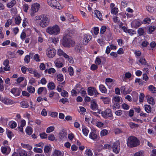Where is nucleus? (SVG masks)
<instances>
[{
    "label": "nucleus",
    "mask_w": 156,
    "mask_h": 156,
    "mask_svg": "<svg viewBox=\"0 0 156 156\" xmlns=\"http://www.w3.org/2000/svg\"><path fill=\"white\" fill-rule=\"evenodd\" d=\"M46 32L50 35H57L60 31L59 26L57 25L48 27L46 29Z\"/></svg>",
    "instance_id": "obj_1"
},
{
    "label": "nucleus",
    "mask_w": 156,
    "mask_h": 156,
    "mask_svg": "<svg viewBox=\"0 0 156 156\" xmlns=\"http://www.w3.org/2000/svg\"><path fill=\"white\" fill-rule=\"evenodd\" d=\"M127 145L129 147H135L139 144V142L137 139L134 136H130L127 139Z\"/></svg>",
    "instance_id": "obj_2"
},
{
    "label": "nucleus",
    "mask_w": 156,
    "mask_h": 156,
    "mask_svg": "<svg viewBox=\"0 0 156 156\" xmlns=\"http://www.w3.org/2000/svg\"><path fill=\"white\" fill-rule=\"evenodd\" d=\"M62 42V45L65 47H70L73 46L74 42L70 38H68L67 36H64Z\"/></svg>",
    "instance_id": "obj_3"
},
{
    "label": "nucleus",
    "mask_w": 156,
    "mask_h": 156,
    "mask_svg": "<svg viewBox=\"0 0 156 156\" xmlns=\"http://www.w3.org/2000/svg\"><path fill=\"white\" fill-rule=\"evenodd\" d=\"M42 16L41 20L39 22V24L41 27L44 28L49 24L50 20L49 17L46 15H43Z\"/></svg>",
    "instance_id": "obj_4"
},
{
    "label": "nucleus",
    "mask_w": 156,
    "mask_h": 156,
    "mask_svg": "<svg viewBox=\"0 0 156 156\" xmlns=\"http://www.w3.org/2000/svg\"><path fill=\"white\" fill-rule=\"evenodd\" d=\"M41 8L40 5L38 3L32 4L30 10V15L32 16H34L35 13L37 12Z\"/></svg>",
    "instance_id": "obj_5"
},
{
    "label": "nucleus",
    "mask_w": 156,
    "mask_h": 156,
    "mask_svg": "<svg viewBox=\"0 0 156 156\" xmlns=\"http://www.w3.org/2000/svg\"><path fill=\"white\" fill-rule=\"evenodd\" d=\"M47 2L49 5L54 8L61 9L63 8L56 0H47Z\"/></svg>",
    "instance_id": "obj_6"
},
{
    "label": "nucleus",
    "mask_w": 156,
    "mask_h": 156,
    "mask_svg": "<svg viewBox=\"0 0 156 156\" xmlns=\"http://www.w3.org/2000/svg\"><path fill=\"white\" fill-rule=\"evenodd\" d=\"M101 114L102 116L105 119H112L113 118L112 111L109 109H107L105 110L102 111Z\"/></svg>",
    "instance_id": "obj_7"
},
{
    "label": "nucleus",
    "mask_w": 156,
    "mask_h": 156,
    "mask_svg": "<svg viewBox=\"0 0 156 156\" xmlns=\"http://www.w3.org/2000/svg\"><path fill=\"white\" fill-rule=\"evenodd\" d=\"M0 101L2 103L7 105H12L16 103L10 98L6 97H3L1 95L0 97Z\"/></svg>",
    "instance_id": "obj_8"
},
{
    "label": "nucleus",
    "mask_w": 156,
    "mask_h": 156,
    "mask_svg": "<svg viewBox=\"0 0 156 156\" xmlns=\"http://www.w3.org/2000/svg\"><path fill=\"white\" fill-rule=\"evenodd\" d=\"M47 56L49 58H52L54 57L56 54L55 50L52 47L48 48L46 51Z\"/></svg>",
    "instance_id": "obj_9"
},
{
    "label": "nucleus",
    "mask_w": 156,
    "mask_h": 156,
    "mask_svg": "<svg viewBox=\"0 0 156 156\" xmlns=\"http://www.w3.org/2000/svg\"><path fill=\"white\" fill-rule=\"evenodd\" d=\"M87 92L88 95L91 96L94 95V93L96 96L99 94L95 88L92 87H90L88 88Z\"/></svg>",
    "instance_id": "obj_10"
},
{
    "label": "nucleus",
    "mask_w": 156,
    "mask_h": 156,
    "mask_svg": "<svg viewBox=\"0 0 156 156\" xmlns=\"http://www.w3.org/2000/svg\"><path fill=\"white\" fill-rule=\"evenodd\" d=\"M113 151L116 154L118 153L120 151V143L119 142L116 141L115 142L112 146Z\"/></svg>",
    "instance_id": "obj_11"
},
{
    "label": "nucleus",
    "mask_w": 156,
    "mask_h": 156,
    "mask_svg": "<svg viewBox=\"0 0 156 156\" xmlns=\"http://www.w3.org/2000/svg\"><path fill=\"white\" fill-rule=\"evenodd\" d=\"M1 150L3 154H8L10 153L11 149L8 146H2L1 147Z\"/></svg>",
    "instance_id": "obj_12"
},
{
    "label": "nucleus",
    "mask_w": 156,
    "mask_h": 156,
    "mask_svg": "<svg viewBox=\"0 0 156 156\" xmlns=\"http://www.w3.org/2000/svg\"><path fill=\"white\" fill-rule=\"evenodd\" d=\"M11 93L15 97L19 96L21 93V90L17 88H13L10 91Z\"/></svg>",
    "instance_id": "obj_13"
},
{
    "label": "nucleus",
    "mask_w": 156,
    "mask_h": 156,
    "mask_svg": "<svg viewBox=\"0 0 156 156\" xmlns=\"http://www.w3.org/2000/svg\"><path fill=\"white\" fill-rule=\"evenodd\" d=\"M64 155L63 151L55 149L52 152L51 156H63Z\"/></svg>",
    "instance_id": "obj_14"
},
{
    "label": "nucleus",
    "mask_w": 156,
    "mask_h": 156,
    "mask_svg": "<svg viewBox=\"0 0 156 156\" xmlns=\"http://www.w3.org/2000/svg\"><path fill=\"white\" fill-rule=\"evenodd\" d=\"M131 90V89L124 86H122L120 88L121 93L125 95L129 93Z\"/></svg>",
    "instance_id": "obj_15"
},
{
    "label": "nucleus",
    "mask_w": 156,
    "mask_h": 156,
    "mask_svg": "<svg viewBox=\"0 0 156 156\" xmlns=\"http://www.w3.org/2000/svg\"><path fill=\"white\" fill-rule=\"evenodd\" d=\"M91 36L89 34H85L83 36V43L84 45L87 44L91 40Z\"/></svg>",
    "instance_id": "obj_16"
},
{
    "label": "nucleus",
    "mask_w": 156,
    "mask_h": 156,
    "mask_svg": "<svg viewBox=\"0 0 156 156\" xmlns=\"http://www.w3.org/2000/svg\"><path fill=\"white\" fill-rule=\"evenodd\" d=\"M66 16L67 17L68 20L71 22H76L77 20V18L76 16H74L72 15L66 13Z\"/></svg>",
    "instance_id": "obj_17"
},
{
    "label": "nucleus",
    "mask_w": 156,
    "mask_h": 156,
    "mask_svg": "<svg viewBox=\"0 0 156 156\" xmlns=\"http://www.w3.org/2000/svg\"><path fill=\"white\" fill-rule=\"evenodd\" d=\"M55 66L57 67L61 68L63 66L62 60L61 58H57L54 62Z\"/></svg>",
    "instance_id": "obj_18"
},
{
    "label": "nucleus",
    "mask_w": 156,
    "mask_h": 156,
    "mask_svg": "<svg viewBox=\"0 0 156 156\" xmlns=\"http://www.w3.org/2000/svg\"><path fill=\"white\" fill-rule=\"evenodd\" d=\"M141 24V22L138 20H135L132 22L131 23V26L132 27L137 28Z\"/></svg>",
    "instance_id": "obj_19"
},
{
    "label": "nucleus",
    "mask_w": 156,
    "mask_h": 156,
    "mask_svg": "<svg viewBox=\"0 0 156 156\" xmlns=\"http://www.w3.org/2000/svg\"><path fill=\"white\" fill-rule=\"evenodd\" d=\"M148 103L151 105H154L155 104V101L154 99L151 96L148 95L146 96Z\"/></svg>",
    "instance_id": "obj_20"
},
{
    "label": "nucleus",
    "mask_w": 156,
    "mask_h": 156,
    "mask_svg": "<svg viewBox=\"0 0 156 156\" xmlns=\"http://www.w3.org/2000/svg\"><path fill=\"white\" fill-rule=\"evenodd\" d=\"M91 108L93 110H96L98 109V105L95 100H93L91 101Z\"/></svg>",
    "instance_id": "obj_21"
},
{
    "label": "nucleus",
    "mask_w": 156,
    "mask_h": 156,
    "mask_svg": "<svg viewBox=\"0 0 156 156\" xmlns=\"http://www.w3.org/2000/svg\"><path fill=\"white\" fill-rule=\"evenodd\" d=\"M82 128L83 134L84 136H87L89 131L88 128L87 127L83 125L82 126Z\"/></svg>",
    "instance_id": "obj_22"
},
{
    "label": "nucleus",
    "mask_w": 156,
    "mask_h": 156,
    "mask_svg": "<svg viewBox=\"0 0 156 156\" xmlns=\"http://www.w3.org/2000/svg\"><path fill=\"white\" fill-rule=\"evenodd\" d=\"M47 92V90L45 87H40L37 90V93L38 94H41L42 93L45 94Z\"/></svg>",
    "instance_id": "obj_23"
},
{
    "label": "nucleus",
    "mask_w": 156,
    "mask_h": 156,
    "mask_svg": "<svg viewBox=\"0 0 156 156\" xmlns=\"http://www.w3.org/2000/svg\"><path fill=\"white\" fill-rule=\"evenodd\" d=\"M131 74L129 72H124L123 76H122V78L123 80L126 79H129L131 77Z\"/></svg>",
    "instance_id": "obj_24"
},
{
    "label": "nucleus",
    "mask_w": 156,
    "mask_h": 156,
    "mask_svg": "<svg viewBox=\"0 0 156 156\" xmlns=\"http://www.w3.org/2000/svg\"><path fill=\"white\" fill-rule=\"evenodd\" d=\"M57 54L59 56H63L65 58H67L69 56L66 53L64 52L62 50L60 49H59L57 51Z\"/></svg>",
    "instance_id": "obj_25"
},
{
    "label": "nucleus",
    "mask_w": 156,
    "mask_h": 156,
    "mask_svg": "<svg viewBox=\"0 0 156 156\" xmlns=\"http://www.w3.org/2000/svg\"><path fill=\"white\" fill-rule=\"evenodd\" d=\"M9 126L12 129H14L16 128L17 125L16 122L14 121H11L9 122Z\"/></svg>",
    "instance_id": "obj_26"
},
{
    "label": "nucleus",
    "mask_w": 156,
    "mask_h": 156,
    "mask_svg": "<svg viewBox=\"0 0 156 156\" xmlns=\"http://www.w3.org/2000/svg\"><path fill=\"white\" fill-rule=\"evenodd\" d=\"M67 133L66 132H62L61 133L60 135L59 138L60 140L62 141L66 139Z\"/></svg>",
    "instance_id": "obj_27"
},
{
    "label": "nucleus",
    "mask_w": 156,
    "mask_h": 156,
    "mask_svg": "<svg viewBox=\"0 0 156 156\" xmlns=\"http://www.w3.org/2000/svg\"><path fill=\"white\" fill-rule=\"evenodd\" d=\"M95 15L100 20H102V16L99 11L98 10L95 11Z\"/></svg>",
    "instance_id": "obj_28"
},
{
    "label": "nucleus",
    "mask_w": 156,
    "mask_h": 156,
    "mask_svg": "<svg viewBox=\"0 0 156 156\" xmlns=\"http://www.w3.org/2000/svg\"><path fill=\"white\" fill-rule=\"evenodd\" d=\"M16 3L15 0H12L10 2L8 3L6 5L8 8H11L14 6Z\"/></svg>",
    "instance_id": "obj_29"
},
{
    "label": "nucleus",
    "mask_w": 156,
    "mask_h": 156,
    "mask_svg": "<svg viewBox=\"0 0 156 156\" xmlns=\"http://www.w3.org/2000/svg\"><path fill=\"white\" fill-rule=\"evenodd\" d=\"M97 135L94 131L91 132L89 135V138L93 140L96 139L97 138Z\"/></svg>",
    "instance_id": "obj_30"
},
{
    "label": "nucleus",
    "mask_w": 156,
    "mask_h": 156,
    "mask_svg": "<svg viewBox=\"0 0 156 156\" xmlns=\"http://www.w3.org/2000/svg\"><path fill=\"white\" fill-rule=\"evenodd\" d=\"M100 99L102 100V101L105 104H108L110 101V99L108 97H104L101 96L100 97Z\"/></svg>",
    "instance_id": "obj_31"
},
{
    "label": "nucleus",
    "mask_w": 156,
    "mask_h": 156,
    "mask_svg": "<svg viewBox=\"0 0 156 156\" xmlns=\"http://www.w3.org/2000/svg\"><path fill=\"white\" fill-rule=\"evenodd\" d=\"M99 88L100 91L102 93H105L107 91V89L105 86L102 84H100L99 85Z\"/></svg>",
    "instance_id": "obj_32"
},
{
    "label": "nucleus",
    "mask_w": 156,
    "mask_h": 156,
    "mask_svg": "<svg viewBox=\"0 0 156 156\" xmlns=\"http://www.w3.org/2000/svg\"><path fill=\"white\" fill-rule=\"evenodd\" d=\"M45 73H48L51 74L54 73L56 72L55 69L53 68H51L48 69H46L44 71Z\"/></svg>",
    "instance_id": "obj_33"
},
{
    "label": "nucleus",
    "mask_w": 156,
    "mask_h": 156,
    "mask_svg": "<svg viewBox=\"0 0 156 156\" xmlns=\"http://www.w3.org/2000/svg\"><path fill=\"white\" fill-rule=\"evenodd\" d=\"M148 88L149 91L152 93H156V88L152 85H150L148 87Z\"/></svg>",
    "instance_id": "obj_34"
},
{
    "label": "nucleus",
    "mask_w": 156,
    "mask_h": 156,
    "mask_svg": "<svg viewBox=\"0 0 156 156\" xmlns=\"http://www.w3.org/2000/svg\"><path fill=\"white\" fill-rule=\"evenodd\" d=\"M121 98L119 96H116L114 97L112 101L113 103H117L120 102Z\"/></svg>",
    "instance_id": "obj_35"
},
{
    "label": "nucleus",
    "mask_w": 156,
    "mask_h": 156,
    "mask_svg": "<svg viewBox=\"0 0 156 156\" xmlns=\"http://www.w3.org/2000/svg\"><path fill=\"white\" fill-rule=\"evenodd\" d=\"M48 88L50 90H53L55 87V86L53 82L49 83L47 85Z\"/></svg>",
    "instance_id": "obj_36"
},
{
    "label": "nucleus",
    "mask_w": 156,
    "mask_h": 156,
    "mask_svg": "<svg viewBox=\"0 0 156 156\" xmlns=\"http://www.w3.org/2000/svg\"><path fill=\"white\" fill-rule=\"evenodd\" d=\"M6 133L8 137L11 140L12 137L14 136V134L10 130H6Z\"/></svg>",
    "instance_id": "obj_37"
},
{
    "label": "nucleus",
    "mask_w": 156,
    "mask_h": 156,
    "mask_svg": "<svg viewBox=\"0 0 156 156\" xmlns=\"http://www.w3.org/2000/svg\"><path fill=\"white\" fill-rule=\"evenodd\" d=\"M48 40L49 41H52L53 43L55 44L59 41L58 38V37H50Z\"/></svg>",
    "instance_id": "obj_38"
},
{
    "label": "nucleus",
    "mask_w": 156,
    "mask_h": 156,
    "mask_svg": "<svg viewBox=\"0 0 156 156\" xmlns=\"http://www.w3.org/2000/svg\"><path fill=\"white\" fill-rule=\"evenodd\" d=\"M32 129L30 127L27 126L26 128V132L28 135H30L32 133Z\"/></svg>",
    "instance_id": "obj_39"
},
{
    "label": "nucleus",
    "mask_w": 156,
    "mask_h": 156,
    "mask_svg": "<svg viewBox=\"0 0 156 156\" xmlns=\"http://www.w3.org/2000/svg\"><path fill=\"white\" fill-rule=\"evenodd\" d=\"M145 110L146 112L147 113H149L151 112V109L150 105H146L144 106Z\"/></svg>",
    "instance_id": "obj_40"
},
{
    "label": "nucleus",
    "mask_w": 156,
    "mask_h": 156,
    "mask_svg": "<svg viewBox=\"0 0 156 156\" xmlns=\"http://www.w3.org/2000/svg\"><path fill=\"white\" fill-rule=\"evenodd\" d=\"M139 62L142 65L146 64L147 62L145 58L143 57L140 58L138 60Z\"/></svg>",
    "instance_id": "obj_41"
},
{
    "label": "nucleus",
    "mask_w": 156,
    "mask_h": 156,
    "mask_svg": "<svg viewBox=\"0 0 156 156\" xmlns=\"http://www.w3.org/2000/svg\"><path fill=\"white\" fill-rule=\"evenodd\" d=\"M21 20V19L20 16H17L16 17L15 19V23L17 25H19Z\"/></svg>",
    "instance_id": "obj_42"
},
{
    "label": "nucleus",
    "mask_w": 156,
    "mask_h": 156,
    "mask_svg": "<svg viewBox=\"0 0 156 156\" xmlns=\"http://www.w3.org/2000/svg\"><path fill=\"white\" fill-rule=\"evenodd\" d=\"M27 90L30 93H33L35 91V88L31 86L27 87Z\"/></svg>",
    "instance_id": "obj_43"
},
{
    "label": "nucleus",
    "mask_w": 156,
    "mask_h": 156,
    "mask_svg": "<svg viewBox=\"0 0 156 156\" xmlns=\"http://www.w3.org/2000/svg\"><path fill=\"white\" fill-rule=\"evenodd\" d=\"M58 93L53 91H51L49 94V97L50 98H52L54 96H56V97H58Z\"/></svg>",
    "instance_id": "obj_44"
},
{
    "label": "nucleus",
    "mask_w": 156,
    "mask_h": 156,
    "mask_svg": "<svg viewBox=\"0 0 156 156\" xmlns=\"http://www.w3.org/2000/svg\"><path fill=\"white\" fill-rule=\"evenodd\" d=\"M19 154L20 156H27V153L24 150H21L19 151Z\"/></svg>",
    "instance_id": "obj_45"
},
{
    "label": "nucleus",
    "mask_w": 156,
    "mask_h": 156,
    "mask_svg": "<svg viewBox=\"0 0 156 156\" xmlns=\"http://www.w3.org/2000/svg\"><path fill=\"white\" fill-rule=\"evenodd\" d=\"M51 148L50 145L45 146L44 149V151L45 153L48 152L51 150Z\"/></svg>",
    "instance_id": "obj_46"
},
{
    "label": "nucleus",
    "mask_w": 156,
    "mask_h": 156,
    "mask_svg": "<svg viewBox=\"0 0 156 156\" xmlns=\"http://www.w3.org/2000/svg\"><path fill=\"white\" fill-rule=\"evenodd\" d=\"M129 125L131 129H133L137 127L139 125L138 124H136L133 122H130L129 123Z\"/></svg>",
    "instance_id": "obj_47"
},
{
    "label": "nucleus",
    "mask_w": 156,
    "mask_h": 156,
    "mask_svg": "<svg viewBox=\"0 0 156 156\" xmlns=\"http://www.w3.org/2000/svg\"><path fill=\"white\" fill-rule=\"evenodd\" d=\"M54 127L53 126H49L47 129L46 132L47 133H50L52 132L54 130Z\"/></svg>",
    "instance_id": "obj_48"
},
{
    "label": "nucleus",
    "mask_w": 156,
    "mask_h": 156,
    "mask_svg": "<svg viewBox=\"0 0 156 156\" xmlns=\"http://www.w3.org/2000/svg\"><path fill=\"white\" fill-rule=\"evenodd\" d=\"M144 97V94L143 93H141L140 94L139 96V101L140 103H141L143 101Z\"/></svg>",
    "instance_id": "obj_49"
},
{
    "label": "nucleus",
    "mask_w": 156,
    "mask_h": 156,
    "mask_svg": "<svg viewBox=\"0 0 156 156\" xmlns=\"http://www.w3.org/2000/svg\"><path fill=\"white\" fill-rule=\"evenodd\" d=\"M108 133V130L106 129H104L102 130L100 133V135L101 136H104L106 135Z\"/></svg>",
    "instance_id": "obj_50"
},
{
    "label": "nucleus",
    "mask_w": 156,
    "mask_h": 156,
    "mask_svg": "<svg viewBox=\"0 0 156 156\" xmlns=\"http://www.w3.org/2000/svg\"><path fill=\"white\" fill-rule=\"evenodd\" d=\"M57 79L58 81H62L63 79V76L62 74H59L57 75Z\"/></svg>",
    "instance_id": "obj_51"
},
{
    "label": "nucleus",
    "mask_w": 156,
    "mask_h": 156,
    "mask_svg": "<svg viewBox=\"0 0 156 156\" xmlns=\"http://www.w3.org/2000/svg\"><path fill=\"white\" fill-rule=\"evenodd\" d=\"M33 151L36 153H41L43 152V150L41 148L38 147L34 148Z\"/></svg>",
    "instance_id": "obj_52"
},
{
    "label": "nucleus",
    "mask_w": 156,
    "mask_h": 156,
    "mask_svg": "<svg viewBox=\"0 0 156 156\" xmlns=\"http://www.w3.org/2000/svg\"><path fill=\"white\" fill-rule=\"evenodd\" d=\"M155 30V27L154 26H151L149 27L148 33L149 34H151Z\"/></svg>",
    "instance_id": "obj_53"
},
{
    "label": "nucleus",
    "mask_w": 156,
    "mask_h": 156,
    "mask_svg": "<svg viewBox=\"0 0 156 156\" xmlns=\"http://www.w3.org/2000/svg\"><path fill=\"white\" fill-rule=\"evenodd\" d=\"M118 12V9L117 8L114 7L111 9V12L112 14H116Z\"/></svg>",
    "instance_id": "obj_54"
},
{
    "label": "nucleus",
    "mask_w": 156,
    "mask_h": 156,
    "mask_svg": "<svg viewBox=\"0 0 156 156\" xmlns=\"http://www.w3.org/2000/svg\"><path fill=\"white\" fill-rule=\"evenodd\" d=\"M68 71L69 74L70 76H72L74 74L73 69V67L69 66L68 68Z\"/></svg>",
    "instance_id": "obj_55"
},
{
    "label": "nucleus",
    "mask_w": 156,
    "mask_h": 156,
    "mask_svg": "<svg viewBox=\"0 0 156 156\" xmlns=\"http://www.w3.org/2000/svg\"><path fill=\"white\" fill-rule=\"evenodd\" d=\"M146 8L147 10L151 13L154 12V8L150 6H147Z\"/></svg>",
    "instance_id": "obj_56"
},
{
    "label": "nucleus",
    "mask_w": 156,
    "mask_h": 156,
    "mask_svg": "<svg viewBox=\"0 0 156 156\" xmlns=\"http://www.w3.org/2000/svg\"><path fill=\"white\" fill-rule=\"evenodd\" d=\"M97 42L101 46H103L105 44V42L103 40L101 39H98L97 40Z\"/></svg>",
    "instance_id": "obj_57"
},
{
    "label": "nucleus",
    "mask_w": 156,
    "mask_h": 156,
    "mask_svg": "<svg viewBox=\"0 0 156 156\" xmlns=\"http://www.w3.org/2000/svg\"><path fill=\"white\" fill-rule=\"evenodd\" d=\"M12 21L11 19L8 20L5 24V27H8L9 25L12 23Z\"/></svg>",
    "instance_id": "obj_58"
},
{
    "label": "nucleus",
    "mask_w": 156,
    "mask_h": 156,
    "mask_svg": "<svg viewBox=\"0 0 156 156\" xmlns=\"http://www.w3.org/2000/svg\"><path fill=\"white\" fill-rule=\"evenodd\" d=\"M122 107L123 109L125 110H128L129 108V106L128 105L125 103L122 104Z\"/></svg>",
    "instance_id": "obj_59"
},
{
    "label": "nucleus",
    "mask_w": 156,
    "mask_h": 156,
    "mask_svg": "<svg viewBox=\"0 0 156 156\" xmlns=\"http://www.w3.org/2000/svg\"><path fill=\"white\" fill-rule=\"evenodd\" d=\"M150 46L151 48V49L153 50L154 48L156 46V43L155 41H153L150 44Z\"/></svg>",
    "instance_id": "obj_60"
},
{
    "label": "nucleus",
    "mask_w": 156,
    "mask_h": 156,
    "mask_svg": "<svg viewBox=\"0 0 156 156\" xmlns=\"http://www.w3.org/2000/svg\"><path fill=\"white\" fill-rule=\"evenodd\" d=\"M61 94L62 96L64 97H68V92L65 90H62Z\"/></svg>",
    "instance_id": "obj_61"
},
{
    "label": "nucleus",
    "mask_w": 156,
    "mask_h": 156,
    "mask_svg": "<svg viewBox=\"0 0 156 156\" xmlns=\"http://www.w3.org/2000/svg\"><path fill=\"white\" fill-rule=\"evenodd\" d=\"M133 156H144L143 152L140 151L135 153Z\"/></svg>",
    "instance_id": "obj_62"
},
{
    "label": "nucleus",
    "mask_w": 156,
    "mask_h": 156,
    "mask_svg": "<svg viewBox=\"0 0 156 156\" xmlns=\"http://www.w3.org/2000/svg\"><path fill=\"white\" fill-rule=\"evenodd\" d=\"M106 29V27L105 26H103L101 27L100 29V33L101 34H103L105 31Z\"/></svg>",
    "instance_id": "obj_63"
},
{
    "label": "nucleus",
    "mask_w": 156,
    "mask_h": 156,
    "mask_svg": "<svg viewBox=\"0 0 156 156\" xmlns=\"http://www.w3.org/2000/svg\"><path fill=\"white\" fill-rule=\"evenodd\" d=\"M86 152L87 155L88 156H92L93 153L91 150L90 149H87L86 151Z\"/></svg>",
    "instance_id": "obj_64"
}]
</instances>
